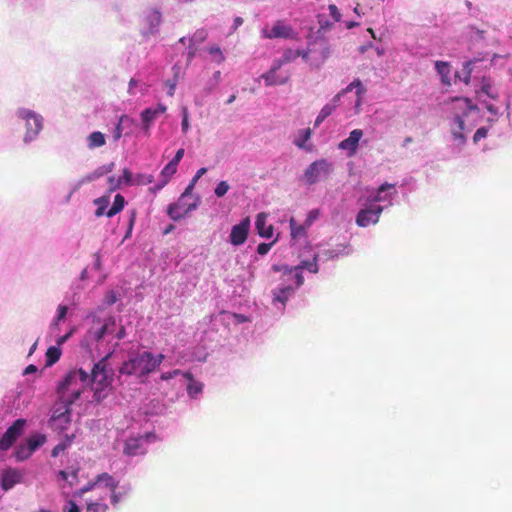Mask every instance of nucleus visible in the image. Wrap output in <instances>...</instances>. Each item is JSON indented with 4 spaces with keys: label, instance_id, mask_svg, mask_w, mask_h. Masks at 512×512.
Instances as JSON below:
<instances>
[{
    "label": "nucleus",
    "instance_id": "f257e3e1",
    "mask_svg": "<svg viewBox=\"0 0 512 512\" xmlns=\"http://www.w3.org/2000/svg\"><path fill=\"white\" fill-rule=\"evenodd\" d=\"M89 386V374L82 368L69 371L57 387L59 399L73 404Z\"/></svg>",
    "mask_w": 512,
    "mask_h": 512
},
{
    "label": "nucleus",
    "instance_id": "f03ea898",
    "mask_svg": "<svg viewBox=\"0 0 512 512\" xmlns=\"http://www.w3.org/2000/svg\"><path fill=\"white\" fill-rule=\"evenodd\" d=\"M163 354L153 355L151 352H142L130 357L120 367L119 372L124 375L145 377L155 371L164 360Z\"/></svg>",
    "mask_w": 512,
    "mask_h": 512
},
{
    "label": "nucleus",
    "instance_id": "7ed1b4c3",
    "mask_svg": "<svg viewBox=\"0 0 512 512\" xmlns=\"http://www.w3.org/2000/svg\"><path fill=\"white\" fill-rule=\"evenodd\" d=\"M111 354L108 353L95 363L91 374H89V385L94 392L93 399L97 403L105 399L111 390L112 375L109 373L107 365V360Z\"/></svg>",
    "mask_w": 512,
    "mask_h": 512
},
{
    "label": "nucleus",
    "instance_id": "20e7f679",
    "mask_svg": "<svg viewBox=\"0 0 512 512\" xmlns=\"http://www.w3.org/2000/svg\"><path fill=\"white\" fill-rule=\"evenodd\" d=\"M272 269L276 272H282L285 277L284 281L293 280L295 288H299L304 283L303 275L300 272L302 269H307L311 273H317L319 271L317 255L314 256L312 261H302L295 267H288L287 265H273Z\"/></svg>",
    "mask_w": 512,
    "mask_h": 512
},
{
    "label": "nucleus",
    "instance_id": "39448f33",
    "mask_svg": "<svg viewBox=\"0 0 512 512\" xmlns=\"http://www.w3.org/2000/svg\"><path fill=\"white\" fill-rule=\"evenodd\" d=\"M71 405L67 401L58 400L49 420L53 429L64 431L68 428L71 422Z\"/></svg>",
    "mask_w": 512,
    "mask_h": 512
},
{
    "label": "nucleus",
    "instance_id": "423d86ee",
    "mask_svg": "<svg viewBox=\"0 0 512 512\" xmlns=\"http://www.w3.org/2000/svg\"><path fill=\"white\" fill-rule=\"evenodd\" d=\"M333 171L332 163L326 159L312 162L304 172V179L308 185L317 183L322 177H327Z\"/></svg>",
    "mask_w": 512,
    "mask_h": 512
},
{
    "label": "nucleus",
    "instance_id": "0eeeda50",
    "mask_svg": "<svg viewBox=\"0 0 512 512\" xmlns=\"http://www.w3.org/2000/svg\"><path fill=\"white\" fill-rule=\"evenodd\" d=\"M261 36L265 39H298V33L284 20H277L271 28L264 27L261 30Z\"/></svg>",
    "mask_w": 512,
    "mask_h": 512
},
{
    "label": "nucleus",
    "instance_id": "6e6552de",
    "mask_svg": "<svg viewBox=\"0 0 512 512\" xmlns=\"http://www.w3.org/2000/svg\"><path fill=\"white\" fill-rule=\"evenodd\" d=\"M18 116L26 122L25 142L33 140L43 127V119L41 116L27 109H20Z\"/></svg>",
    "mask_w": 512,
    "mask_h": 512
},
{
    "label": "nucleus",
    "instance_id": "1a4fd4ad",
    "mask_svg": "<svg viewBox=\"0 0 512 512\" xmlns=\"http://www.w3.org/2000/svg\"><path fill=\"white\" fill-rule=\"evenodd\" d=\"M26 420L17 419L8 429L5 431L0 439V449L7 451L15 441L22 435Z\"/></svg>",
    "mask_w": 512,
    "mask_h": 512
},
{
    "label": "nucleus",
    "instance_id": "9d476101",
    "mask_svg": "<svg viewBox=\"0 0 512 512\" xmlns=\"http://www.w3.org/2000/svg\"><path fill=\"white\" fill-rule=\"evenodd\" d=\"M198 203L199 198H197L193 203L187 204L186 199H184V197H179L177 202L172 203L168 206L167 214L174 221L180 220L188 213L196 209Z\"/></svg>",
    "mask_w": 512,
    "mask_h": 512
},
{
    "label": "nucleus",
    "instance_id": "9b49d317",
    "mask_svg": "<svg viewBox=\"0 0 512 512\" xmlns=\"http://www.w3.org/2000/svg\"><path fill=\"white\" fill-rule=\"evenodd\" d=\"M383 207L371 204L369 207L361 209L356 216V224L359 227H367L370 224H376L379 221Z\"/></svg>",
    "mask_w": 512,
    "mask_h": 512
},
{
    "label": "nucleus",
    "instance_id": "f8f14e48",
    "mask_svg": "<svg viewBox=\"0 0 512 512\" xmlns=\"http://www.w3.org/2000/svg\"><path fill=\"white\" fill-rule=\"evenodd\" d=\"M98 327H92L88 331V336L94 341H101L106 335L112 334L115 331L116 319L113 316L105 318L102 322L97 319Z\"/></svg>",
    "mask_w": 512,
    "mask_h": 512
},
{
    "label": "nucleus",
    "instance_id": "ddd939ff",
    "mask_svg": "<svg viewBox=\"0 0 512 512\" xmlns=\"http://www.w3.org/2000/svg\"><path fill=\"white\" fill-rule=\"evenodd\" d=\"M250 228V220L248 217L243 219L239 224L234 225L230 233V243L235 246L242 245L248 237Z\"/></svg>",
    "mask_w": 512,
    "mask_h": 512
},
{
    "label": "nucleus",
    "instance_id": "4468645a",
    "mask_svg": "<svg viewBox=\"0 0 512 512\" xmlns=\"http://www.w3.org/2000/svg\"><path fill=\"white\" fill-rule=\"evenodd\" d=\"M167 110L166 105L159 103L155 108H147L141 112V120L143 123V129L149 132L153 122Z\"/></svg>",
    "mask_w": 512,
    "mask_h": 512
},
{
    "label": "nucleus",
    "instance_id": "2eb2a0df",
    "mask_svg": "<svg viewBox=\"0 0 512 512\" xmlns=\"http://www.w3.org/2000/svg\"><path fill=\"white\" fill-rule=\"evenodd\" d=\"M281 68L279 63L273 62L268 72L261 75V78L265 80L267 86L284 85L288 82L290 75L284 76L277 75V71Z\"/></svg>",
    "mask_w": 512,
    "mask_h": 512
},
{
    "label": "nucleus",
    "instance_id": "dca6fc26",
    "mask_svg": "<svg viewBox=\"0 0 512 512\" xmlns=\"http://www.w3.org/2000/svg\"><path fill=\"white\" fill-rule=\"evenodd\" d=\"M363 136L361 129H354L350 132L349 137L339 143V148L348 150L349 155L352 156L356 153L360 139Z\"/></svg>",
    "mask_w": 512,
    "mask_h": 512
},
{
    "label": "nucleus",
    "instance_id": "f3484780",
    "mask_svg": "<svg viewBox=\"0 0 512 512\" xmlns=\"http://www.w3.org/2000/svg\"><path fill=\"white\" fill-rule=\"evenodd\" d=\"M22 480V473L17 469L5 470L2 474L1 487L8 491Z\"/></svg>",
    "mask_w": 512,
    "mask_h": 512
},
{
    "label": "nucleus",
    "instance_id": "a211bd4d",
    "mask_svg": "<svg viewBox=\"0 0 512 512\" xmlns=\"http://www.w3.org/2000/svg\"><path fill=\"white\" fill-rule=\"evenodd\" d=\"M123 453L127 456L144 454L145 450L143 448V437L138 436L126 439Z\"/></svg>",
    "mask_w": 512,
    "mask_h": 512
},
{
    "label": "nucleus",
    "instance_id": "6ab92c4d",
    "mask_svg": "<svg viewBox=\"0 0 512 512\" xmlns=\"http://www.w3.org/2000/svg\"><path fill=\"white\" fill-rule=\"evenodd\" d=\"M255 227L258 234L263 238H271L274 233L273 226L271 224H267V214L259 213L256 217Z\"/></svg>",
    "mask_w": 512,
    "mask_h": 512
},
{
    "label": "nucleus",
    "instance_id": "aec40b11",
    "mask_svg": "<svg viewBox=\"0 0 512 512\" xmlns=\"http://www.w3.org/2000/svg\"><path fill=\"white\" fill-rule=\"evenodd\" d=\"M295 289V286L293 287L292 285H286L273 290V301L281 302L283 305H285L289 296L293 293Z\"/></svg>",
    "mask_w": 512,
    "mask_h": 512
},
{
    "label": "nucleus",
    "instance_id": "412c9836",
    "mask_svg": "<svg viewBox=\"0 0 512 512\" xmlns=\"http://www.w3.org/2000/svg\"><path fill=\"white\" fill-rule=\"evenodd\" d=\"M145 21L149 26L148 33L153 34L161 23V13L155 9H151L146 15Z\"/></svg>",
    "mask_w": 512,
    "mask_h": 512
},
{
    "label": "nucleus",
    "instance_id": "4be33fe9",
    "mask_svg": "<svg viewBox=\"0 0 512 512\" xmlns=\"http://www.w3.org/2000/svg\"><path fill=\"white\" fill-rule=\"evenodd\" d=\"M105 143V135L100 131H94L87 137V146L89 149L102 147Z\"/></svg>",
    "mask_w": 512,
    "mask_h": 512
},
{
    "label": "nucleus",
    "instance_id": "5701e85b",
    "mask_svg": "<svg viewBox=\"0 0 512 512\" xmlns=\"http://www.w3.org/2000/svg\"><path fill=\"white\" fill-rule=\"evenodd\" d=\"M176 171H177L176 165H174L170 162L167 165H165V167L162 169V171L160 173L162 182H161V184L156 186V189L159 190V189L163 188L170 181L171 177L176 173Z\"/></svg>",
    "mask_w": 512,
    "mask_h": 512
},
{
    "label": "nucleus",
    "instance_id": "b1692460",
    "mask_svg": "<svg viewBox=\"0 0 512 512\" xmlns=\"http://www.w3.org/2000/svg\"><path fill=\"white\" fill-rule=\"evenodd\" d=\"M184 376L190 381L187 386V392L189 396L195 397L200 394L203 390V384L201 382L195 381L190 372H186Z\"/></svg>",
    "mask_w": 512,
    "mask_h": 512
},
{
    "label": "nucleus",
    "instance_id": "393cba45",
    "mask_svg": "<svg viewBox=\"0 0 512 512\" xmlns=\"http://www.w3.org/2000/svg\"><path fill=\"white\" fill-rule=\"evenodd\" d=\"M134 123L133 119L130 118L129 116L127 115H122L120 118H119V121L114 129V132H113V138L115 141L119 140L123 134V129L125 126H129V125H132Z\"/></svg>",
    "mask_w": 512,
    "mask_h": 512
},
{
    "label": "nucleus",
    "instance_id": "a878e982",
    "mask_svg": "<svg viewBox=\"0 0 512 512\" xmlns=\"http://www.w3.org/2000/svg\"><path fill=\"white\" fill-rule=\"evenodd\" d=\"M105 497H100L97 500H90L86 506V512H108L109 506L103 500Z\"/></svg>",
    "mask_w": 512,
    "mask_h": 512
},
{
    "label": "nucleus",
    "instance_id": "bb28decb",
    "mask_svg": "<svg viewBox=\"0 0 512 512\" xmlns=\"http://www.w3.org/2000/svg\"><path fill=\"white\" fill-rule=\"evenodd\" d=\"M46 442V436L44 434H34L26 439L25 444L29 450L33 453L36 449L44 445Z\"/></svg>",
    "mask_w": 512,
    "mask_h": 512
},
{
    "label": "nucleus",
    "instance_id": "cd10ccee",
    "mask_svg": "<svg viewBox=\"0 0 512 512\" xmlns=\"http://www.w3.org/2000/svg\"><path fill=\"white\" fill-rule=\"evenodd\" d=\"M435 67L439 75L441 76V80L444 84H450V65L448 62L437 61L435 63Z\"/></svg>",
    "mask_w": 512,
    "mask_h": 512
},
{
    "label": "nucleus",
    "instance_id": "c85d7f7f",
    "mask_svg": "<svg viewBox=\"0 0 512 512\" xmlns=\"http://www.w3.org/2000/svg\"><path fill=\"white\" fill-rule=\"evenodd\" d=\"M78 472H79V468L78 467L72 468L71 471L60 470L58 472V476L62 480L68 481L70 486H73V485H75L78 482Z\"/></svg>",
    "mask_w": 512,
    "mask_h": 512
},
{
    "label": "nucleus",
    "instance_id": "c756f323",
    "mask_svg": "<svg viewBox=\"0 0 512 512\" xmlns=\"http://www.w3.org/2000/svg\"><path fill=\"white\" fill-rule=\"evenodd\" d=\"M60 357H61V349L56 346H50L46 351V366L47 367L53 366L56 362H58Z\"/></svg>",
    "mask_w": 512,
    "mask_h": 512
},
{
    "label": "nucleus",
    "instance_id": "7c9ffc66",
    "mask_svg": "<svg viewBox=\"0 0 512 512\" xmlns=\"http://www.w3.org/2000/svg\"><path fill=\"white\" fill-rule=\"evenodd\" d=\"M125 205V198L121 194H117L114 197V202L112 207L106 212L107 217H113L117 213H119Z\"/></svg>",
    "mask_w": 512,
    "mask_h": 512
},
{
    "label": "nucleus",
    "instance_id": "2f4dec72",
    "mask_svg": "<svg viewBox=\"0 0 512 512\" xmlns=\"http://www.w3.org/2000/svg\"><path fill=\"white\" fill-rule=\"evenodd\" d=\"M300 57V50H292V49H286L281 58L276 59L275 62L279 63L280 66L290 63Z\"/></svg>",
    "mask_w": 512,
    "mask_h": 512
},
{
    "label": "nucleus",
    "instance_id": "473e14b6",
    "mask_svg": "<svg viewBox=\"0 0 512 512\" xmlns=\"http://www.w3.org/2000/svg\"><path fill=\"white\" fill-rule=\"evenodd\" d=\"M454 121L457 124L459 131H453V133H452L453 138L455 140H459V142L461 144H464L466 141V138H465L464 134L462 133V131L464 130V127H465L464 119L461 116L457 115V116H455Z\"/></svg>",
    "mask_w": 512,
    "mask_h": 512
},
{
    "label": "nucleus",
    "instance_id": "72a5a7b5",
    "mask_svg": "<svg viewBox=\"0 0 512 512\" xmlns=\"http://www.w3.org/2000/svg\"><path fill=\"white\" fill-rule=\"evenodd\" d=\"M94 204L97 205L95 215L101 217L106 215V208L109 205V196H102L94 200Z\"/></svg>",
    "mask_w": 512,
    "mask_h": 512
},
{
    "label": "nucleus",
    "instance_id": "f704fd0d",
    "mask_svg": "<svg viewBox=\"0 0 512 512\" xmlns=\"http://www.w3.org/2000/svg\"><path fill=\"white\" fill-rule=\"evenodd\" d=\"M352 89H356V95L358 97V101L361 100L363 95L366 93V88L363 86L362 82L359 79L353 80L345 89L344 92L348 93L352 91Z\"/></svg>",
    "mask_w": 512,
    "mask_h": 512
},
{
    "label": "nucleus",
    "instance_id": "c9c22d12",
    "mask_svg": "<svg viewBox=\"0 0 512 512\" xmlns=\"http://www.w3.org/2000/svg\"><path fill=\"white\" fill-rule=\"evenodd\" d=\"M95 480L97 484L101 482L105 483V486L109 489L117 488L118 486V482L115 481V479L108 473H101L97 475Z\"/></svg>",
    "mask_w": 512,
    "mask_h": 512
},
{
    "label": "nucleus",
    "instance_id": "e433bc0d",
    "mask_svg": "<svg viewBox=\"0 0 512 512\" xmlns=\"http://www.w3.org/2000/svg\"><path fill=\"white\" fill-rule=\"evenodd\" d=\"M32 455V452L29 450L28 446L23 443L16 447L14 451V456L18 461H24L28 459Z\"/></svg>",
    "mask_w": 512,
    "mask_h": 512
},
{
    "label": "nucleus",
    "instance_id": "4c0bfd02",
    "mask_svg": "<svg viewBox=\"0 0 512 512\" xmlns=\"http://www.w3.org/2000/svg\"><path fill=\"white\" fill-rule=\"evenodd\" d=\"M334 110H335V105L326 104L319 112V114L315 120V126L320 125L328 116H330L332 114V112Z\"/></svg>",
    "mask_w": 512,
    "mask_h": 512
},
{
    "label": "nucleus",
    "instance_id": "58836bf2",
    "mask_svg": "<svg viewBox=\"0 0 512 512\" xmlns=\"http://www.w3.org/2000/svg\"><path fill=\"white\" fill-rule=\"evenodd\" d=\"M393 184L384 183L377 189V194L371 199L372 203L386 201L388 198L383 196L382 194L386 192L388 189H393Z\"/></svg>",
    "mask_w": 512,
    "mask_h": 512
},
{
    "label": "nucleus",
    "instance_id": "ea45409f",
    "mask_svg": "<svg viewBox=\"0 0 512 512\" xmlns=\"http://www.w3.org/2000/svg\"><path fill=\"white\" fill-rule=\"evenodd\" d=\"M73 437H68L66 435L65 440L57 444L51 451L52 457H57L60 453L64 452L71 444Z\"/></svg>",
    "mask_w": 512,
    "mask_h": 512
},
{
    "label": "nucleus",
    "instance_id": "a19ab883",
    "mask_svg": "<svg viewBox=\"0 0 512 512\" xmlns=\"http://www.w3.org/2000/svg\"><path fill=\"white\" fill-rule=\"evenodd\" d=\"M289 223L292 238H297L305 235V228L302 225L297 224L294 218H291Z\"/></svg>",
    "mask_w": 512,
    "mask_h": 512
},
{
    "label": "nucleus",
    "instance_id": "79ce46f5",
    "mask_svg": "<svg viewBox=\"0 0 512 512\" xmlns=\"http://www.w3.org/2000/svg\"><path fill=\"white\" fill-rule=\"evenodd\" d=\"M301 134V140H295L294 144L298 146L299 148H303L306 141H308L311 137V130L310 128H306L303 130H300Z\"/></svg>",
    "mask_w": 512,
    "mask_h": 512
},
{
    "label": "nucleus",
    "instance_id": "37998d69",
    "mask_svg": "<svg viewBox=\"0 0 512 512\" xmlns=\"http://www.w3.org/2000/svg\"><path fill=\"white\" fill-rule=\"evenodd\" d=\"M229 185L226 181H221L217 184L214 192L217 197H223L229 190Z\"/></svg>",
    "mask_w": 512,
    "mask_h": 512
},
{
    "label": "nucleus",
    "instance_id": "c03bdc74",
    "mask_svg": "<svg viewBox=\"0 0 512 512\" xmlns=\"http://www.w3.org/2000/svg\"><path fill=\"white\" fill-rule=\"evenodd\" d=\"M209 53L214 57V60L217 63H222L225 59L221 49L218 46L210 47Z\"/></svg>",
    "mask_w": 512,
    "mask_h": 512
},
{
    "label": "nucleus",
    "instance_id": "a18cd8bd",
    "mask_svg": "<svg viewBox=\"0 0 512 512\" xmlns=\"http://www.w3.org/2000/svg\"><path fill=\"white\" fill-rule=\"evenodd\" d=\"M109 184V192L115 191L122 186V178H116L115 176H110L108 178Z\"/></svg>",
    "mask_w": 512,
    "mask_h": 512
},
{
    "label": "nucleus",
    "instance_id": "49530a36",
    "mask_svg": "<svg viewBox=\"0 0 512 512\" xmlns=\"http://www.w3.org/2000/svg\"><path fill=\"white\" fill-rule=\"evenodd\" d=\"M189 127H190V125H189L188 109L186 107H183L182 108V123H181L182 132L187 133Z\"/></svg>",
    "mask_w": 512,
    "mask_h": 512
},
{
    "label": "nucleus",
    "instance_id": "de8ad7c7",
    "mask_svg": "<svg viewBox=\"0 0 512 512\" xmlns=\"http://www.w3.org/2000/svg\"><path fill=\"white\" fill-rule=\"evenodd\" d=\"M488 128L486 127H480L476 130L474 136H473V141L474 143H477L478 141H480L481 139L483 138H486L487 135H488Z\"/></svg>",
    "mask_w": 512,
    "mask_h": 512
},
{
    "label": "nucleus",
    "instance_id": "09e8293b",
    "mask_svg": "<svg viewBox=\"0 0 512 512\" xmlns=\"http://www.w3.org/2000/svg\"><path fill=\"white\" fill-rule=\"evenodd\" d=\"M152 175L139 174L136 176L135 183L136 184H150L153 182Z\"/></svg>",
    "mask_w": 512,
    "mask_h": 512
},
{
    "label": "nucleus",
    "instance_id": "8fccbe9b",
    "mask_svg": "<svg viewBox=\"0 0 512 512\" xmlns=\"http://www.w3.org/2000/svg\"><path fill=\"white\" fill-rule=\"evenodd\" d=\"M330 16L334 19V21L339 22L341 20V13L335 4H330L328 6Z\"/></svg>",
    "mask_w": 512,
    "mask_h": 512
},
{
    "label": "nucleus",
    "instance_id": "3c124183",
    "mask_svg": "<svg viewBox=\"0 0 512 512\" xmlns=\"http://www.w3.org/2000/svg\"><path fill=\"white\" fill-rule=\"evenodd\" d=\"M97 485V482L96 480L94 481H90L88 482L84 487H82L81 489H79L75 495L76 496H82L84 495L86 492L88 491H91L92 489H94V487Z\"/></svg>",
    "mask_w": 512,
    "mask_h": 512
},
{
    "label": "nucleus",
    "instance_id": "603ef678",
    "mask_svg": "<svg viewBox=\"0 0 512 512\" xmlns=\"http://www.w3.org/2000/svg\"><path fill=\"white\" fill-rule=\"evenodd\" d=\"M67 306L65 305H60L58 307V310H57V316H56V319L54 321V324L56 325L59 321L63 320L65 317H66V314H67Z\"/></svg>",
    "mask_w": 512,
    "mask_h": 512
},
{
    "label": "nucleus",
    "instance_id": "864d4df0",
    "mask_svg": "<svg viewBox=\"0 0 512 512\" xmlns=\"http://www.w3.org/2000/svg\"><path fill=\"white\" fill-rule=\"evenodd\" d=\"M122 185H131L132 184V173L129 169L125 168L123 169V175H122Z\"/></svg>",
    "mask_w": 512,
    "mask_h": 512
},
{
    "label": "nucleus",
    "instance_id": "5fc2aeb1",
    "mask_svg": "<svg viewBox=\"0 0 512 512\" xmlns=\"http://www.w3.org/2000/svg\"><path fill=\"white\" fill-rule=\"evenodd\" d=\"M116 489L117 488L109 489L111 492V495H110L111 503L114 506H116L120 502L121 497H122L121 493L116 492Z\"/></svg>",
    "mask_w": 512,
    "mask_h": 512
},
{
    "label": "nucleus",
    "instance_id": "6e6d98bb",
    "mask_svg": "<svg viewBox=\"0 0 512 512\" xmlns=\"http://www.w3.org/2000/svg\"><path fill=\"white\" fill-rule=\"evenodd\" d=\"M346 249V246H342V249L339 250V251H336V250H326L324 252V255L328 258V259H333L335 257H338L340 254H343L344 250Z\"/></svg>",
    "mask_w": 512,
    "mask_h": 512
},
{
    "label": "nucleus",
    "instance_id": "4d7b16f0",
    "mask_svg": "<svg viewBox=\"0 0 512 512\" xmlns=\"http://www.w3.org/2000/svg\"><path fill=\"white\" fill-rule=\"evenodd\" d=\"M272 247V243H260L257 246V253L260 255H265L269 252Z\"/></svg>",
    "mask_w": 512,
    "mask_h": 512
},
{
    "label": "nucleus",
    "instance_id": "13d9d810",
    "mask_svg": "<svg viewBox=\"0 0 512 512\" xmlns=\"http://www.w3.org/2000/svg\"><path fill=\"white\" fill-rule=\"evenodd\" d=\"M184 156V149L183 148H180L177 150L175 156L173 157V159L170 161V163L178 166L179 162L181 161V159L183 158Z\"/></svg>",
    "mask_w": 512,
    "mask_h": 512
},
{
    "label": "nucleus",
    "instance_id": "bf43d9fd",
    "mask_svg": "<svg viewBox=\"0 0 512 512\" xmlns=\"http://www.w3.org/2000/svg\"><path fill=\"white\" fill-rule=\"evenodd\" d=\"M105 174L104 168L100 167L97 169L93 174L89 175L87 178L88 180H94L96 178H99Z\"/></svg>",
    "mask_w": 512,
    "mask_h": 512
},
{
    "label": "nucleus",
    "instance_id": "052dcab7",
    "mask_svg": "<svg viewBox=\"0 0 512 512\" xmlns=\"http://www.w3.org/2000/svg\"><path fill=\"white\" fill-rule=\"evenodd\" d=\"M166 85L169 87V90H168V95L170 97H172L175 93V89H176V81H172V80H168L166 81Z\"/></svg>",
    "mask_w": 512,
    "mask_h": 512
},
{
    "label": "nucleus",
    "instance_id": "680f3d73",
    "mask_svg": "<svg viewBox=\"0 0 512 512\" xmlns=\"http://www.w3.org/2000/svg\"><path fill=\"white\" fill-rule=\"evenodd\" d=\"M195 184L196 183L191 180V182L186 187L185 191L181 194L180 197H184V199H186L192 193V190H193Z\"/></svg>",
    "mask_w": 512,
    "mask_h": 512
},
{
    "label": "nucleus",
    "instance_id": "e2e57ef3",
    "mask_svg": "<svg viewBox=\"0 0 512 512\" xmlns=\"http://www.w3.org/2000/svg\"><path fill=\"white\" fill-rule=\"evenodd\" d=\"M344 94H346V92H344V89H343L342 91H340L338 94H336V95L333 97V99H332L331 103H329V104H330V105H335V108H336V107H337L338 102L340 101L341 97H342Z\"/></svg>",
    "mask_w": 512,
    "mask_h": 512
},
{
    "label": "nucleus",
    "instance_id": "0e129e2a",
    "mask_svg": "<svg viewBox=\"0 0 512 512\" xmlns=\"http://www.w3.org/2000/svg\"><path fill=\"white\" fill-rule=\"evenodd\" d=\"M206 172H207V169H206V168H204V167H203V168H200V169L196 172L195 176L192 178V181H193V182H195V183H197V181H198V180H199V179H200V178H201V177H202Z\"/></svg>",
    "mask_w": 512,
    "mask_h": 512
},
{
    "label": "nucleus",
    "instance_id": "69168bd1",
    "mask_svg": "<svg viewBox=\"0 0 512 512\" xmlns=\"http://www.w3.org/2000/svg\"><path fill=\"white\" fill-rule=\"evenodd\" d=\"M180 371L179 370H174L173 372H166V373H163L161 375V379L162 380H168V379H171L173 378L175 375L179 374Z\"/></svg>",
    "mask_w": 512,
    "mask_h": 512
},
{
    "label": "nucleus",
    "instance_id": "338daca9",
    "mask_svg": "<svg viewBox=\"0 0 512 512\" xmlns=\"http://www.w3.org/2000/svg\"><path fill=\"white\" fill-rule=\"evenodd\" d=\"M126 336V330H125V327L123 325H121L116 333V338L118 340H121L123 339L124 337Z\"/></svg>",
    "mask_w": 512,
    "mask_h": 512
},
{
    "label": "nucleus",
    "instance_id": "774afa93",
    "mask_svg": "<svg viewBox=\"0 0 512 512\" xmlns=\"http://www.w3.org/2000/svg\"><path fill=\"white\" fill-rule=\"evenodd\" d=\"M68 504H69L70 508L68 509L67 512H80L79 507L77 506V504L74 501L70 500L68 502Z\"/></svg>",
    "mask_w": 512,
    "mask_h": 512
}]
</instances>
